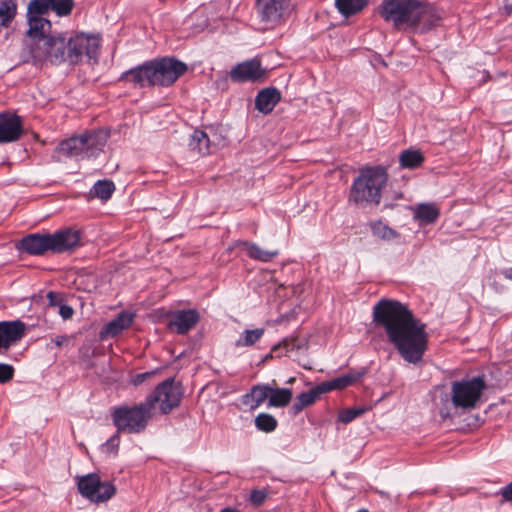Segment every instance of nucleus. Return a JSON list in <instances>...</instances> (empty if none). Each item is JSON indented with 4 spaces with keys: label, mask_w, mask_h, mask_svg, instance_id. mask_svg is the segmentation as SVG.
<instances>
[{
    "label": "nucleus",
    "mask_w": 512,
    "mask_h": 512,
    "mask_svg": "<svg viewBox=\"0 0 512 512\" xmlns=\"http://www.w3.org/2000/svg\"><path fill=\"white\" fill-rule=\"evenodd\" d=\"M376 327L384 330L387 341L404 361L418 364L428 347L426 324L421 322L409 307L393 299H381L372 312Z\"/></svg>",
    "instance_id": "1"
},
{
    "label": "nucleus",
    "mask_w": 512,
    "mask_h": 512,
    "mask_svg": "<svg viewBox=\"0 0 512 512\" xmlns=\"http://www.w3.org/2000/svg\"><path fill=\"white\" fill-rule=\"evenodd\" d=\"M379 14L397 29L420 34L439 26L442 20L435 7L419 0H382Z\"/></svg>",
    "instance_id": "2"
},
{
    "label": "nucleus",
    "mask_w": 512,
    "mask_h": 512,
    "mask_svg": "<svg viewBox=\"0 0 512 512\" xmlns=\"http://www.w3.org/2000/svg\"><path fill=\"white\" fill-rule=\"evenodd\" d=\"M188 70L186 63L174 57H160L145 61L124 71L119 81L144 88L151 86L169 87Z\"/></svg>",
    "instance_id": "3"
},
{
    "label": "nucleus",
    "mask_w": 512,
    "mask_h": 512,
    "mask_svg": "<svg viewBox=\"0 0 512 512\" xmlns=\"http://www.w3.org/2000/svg\"><path fill=\"white\" fill-rule=\"evenodd\" d=\"M388 180V174L382 166L362 168L353 180L349 201L357 205L374 204L381 201V192Z\"/></svg>",
    "instance_id": "4"
},
{
    "label": "nucleus",
    "mask_w": 512,
    "mask_h": 512,
    "mask_svg": "<svg viewBox=\"0 0 512 512\" xmlns=\"http://www.w3.org/2000/svg\"><path fill=\"white\" fill-rule=\"evenodd\" d=\"M29 53L34 65L44 62L61 64L67 62V41L65 34L42 33L29 35Z\"/></svg>",
    "instance_id": "5"
},
{
    "label": "nucleus",
    "mask_w": 512,
    "mask_h": 512,
    "mask_svg": "<svg viewBox=\"0 0 512 512\" xmlns=\"http://www.w3.org/2000/svg\"><path fill=\"white\" fill-rule=\"evenodd\" d=\"M108 136L103 131H92L61 141L57 152L76 161L90 160L99 156L106 145Z\"/></svg>",
    "instance_id": "6"
},
{
    "label": "nucleus",
    "mask_w": 512,
    "mask_h": 512,
    "mask_svg": "<svg viewBox=\"0 0 512 512\" xmlns=\"http://www.w3.org/2000/svg\"><path fill=\"white\" fill-rule=\"evenodd\" d=\"M153 413L145 400L134 406L114 407L111 412L112 422L117 433L138 434L143 432Z\"/></svg>",
    "instance_id": "7"
},
{
    "label": "nucleus",
    "mask_w": 512,
    "mask_h": 512,
    "mask_svg": "<svg viewBox=\"0 0 512 512\" xmlns=\"http://www.w3.org/2000/svg\"><path fill=\"white\" fill-rule=\"evenodd\" d=\"M488 388L484 375H477L451 383V401L455 408L471 410L481 401Z\"/></svg>",
    "instance_id": "8"
},
{
    "label": "nucleus",
    "mask_w": 512,
    "mask_h": 512,
    "mask_svg": "<svg viewBox=\"0 0 512 512\" xmlns=\"http://www.w3.org/2000/svg\"><path fill=\"white\" fill-rule=\"evenodd\" d=\"M182 394L181 384L171 377L158 384L155 390L146 397L145 402L152 412L155 404L159 403L161 413L168 414L179 406Z\"/></svg>",
    "instance_id": "9"
},
{
    "label": "nucleus",
    "mask_w": 512,
    "mask_h": 512,
    "mask_svg": "<svg viewBox=\"0 0 512 512\" xmlns=\"http://www.w3.org/2000/svg\"><path fill=\"white\" fill-rule=\"evenodd\" d=\"M79 493L93 503H103L116 494V487L109 481H101L96 473H89L78 479Z\"/></svg>",
    "instance_id": "10"
},
{
    "label": "nucleus",
    "mask_w": 512,
    "mask_h": 512,
    "mask_svg": "<svg viewBox=\"0 0 512 512\" xmlns=\"http://www.w3.org/2000/svg\"><path fill=\"white\" fill-rule=\"evenodd\" d=\"M99 46L100 43L97 37L76 33L70 36L67 41V62L75 65L81 62L84 57L89 60H96Z\"/></svg>",
    "instance_id": "11"
},
{
    "label": "nucleus",
    "mask_w": 512,
    "mask_h": 512,
    "mask_svg": "<svg viewBox=\"0 0 512 512\" xmlns=\"http://www.w3.org/2000/svg\"><path fill=\"white\" fill-rule=\"evenodd\" d=\"M50 11L49 0H30L27 7V21L29 29L27 35L49 33L51 22L44 17Z\"/></svg>",
    "instance_id": "12"
},
{
    "label": "nucleus",
    "mask_w": 512,
    "mask_h": 512,
    "mask_svg": "<svg viewBox=\"0 0 512 512\" xmlns=\"http://www.w3.org/2000/svg\"><path fill=\"white\" fill-rule=\"evenodd\" d=\"M266 69L261 66V62L257 58H253L235 65L229 73V77L233 82H259L264 79Z\"/></svg>",
    "instance_id": "13"
},
{
    "label": "nucleus",
    "mask_w": 512,
    "mask_h": 512,
    "mask_svg": "<svg viewBox=\"0 0 512 512\" xmlns=\"http://www.w3.org/2000/svg\"><path fill=\"white\" fill-rule=\"evenodd\" d=\"M291 0H257L256 9L262 22L278 23L287 10Z\"/></svg>",
    "instance_id": "14"
},
{
    "label": "nucleus",
    "mask_w": 512,
    "mask_h": 512,
    "mask_svg": "<svg viewBox=\"0 0 512 512\" xmlns=\"http://www.w3.org/2000/svg\"><path fill=\"white\" fill-rule=\"evenodd\" d=\"M21 118L10 112L0 113V143L17 141L22 135Z\"/></svg>",
    "instance_id": "15"
},
{
    "label": "nucleus",
    "mask_w": 512,
    "mask_h": 512,
    "mask_svg": "<svg viewBox=\"0 0 512 512\" xmlns=\"http://www.w3.org/2000/svg\"><path fill=\"white\" fill-rule=\"evenodd\" d=\"M50 251L62 253L74 249L80 243V233L73 229H64L49 234Z\"/></svg>",
    "instance_id": "16"
},
{
    "label": "nucleus",
    "mask_w": 512,
    "mask_h": 512,
    "mask_svg": "<svg viewBox=\"0 0 512 512\" xmlns=\"http://www.w3.org/2000/svg\"><path fill=\"white\" fill-rule=\"evenodd\" d=\"M199 319V313L195 309L179 310L172 314L168 326L175 329L178 334L183 335L193 329Z\"/></svg>",
    "instance_id": "17"
},
{
    "label": "nucleus",
    "mask_w": 512,
    "mask_h": 512,
    "mask_svg": "<svg viewBox=\"0 0 512 512\" xmlns=\"http://www.w3.org/2000/svg\"><path fill=\"white\" fill-rule=\"evenodd\" d=\"M18 249L30 255H43L50 251L49 234H29L21 239Z\"/></svg>",
    "instance_id": "18"
},
{
    "label": "nucleus",
    "mask_w": 512,
    "mask_h": 512,
    "mask_svg": "<svg viewBox=\"0 0 512 512\" xmlns=\"http://www.w3.org/2000/svg\"><path fill=\"white\" fill-rule=\"evenodd\" d=\"M133 320L134 315L132 313L121 311L114 319L103 326L99 333L100 338L105 339L119 335L123 330L131 326Z\"/></svg>",
    "instance_id": "19"
},
{
    "label": "nucleus",
    "mask_w": 512,
    "mask_h": 512,
    "mask_svg": "<svg viewBox=\"0 0 512 512\" xmlns=\"http://www.w3.org/2000/svg\"><path fill=\"white\" fill-rule=\"evenodd\" d=\"M281 100V93L275 87H267L260 90L255 97V108L263 114L272 112Z\"/></svg>",
    "instance_id": "20"
},
{
    "label": "nucleus",
    "mask_w": 512,
    "mask_h": 512,
    "mask_svg": "<svg viewBox=\"0 0 512 512\" xmlns=\"http://www.w3.org/2000/svg\"><path fill=\"white\" fill-rule=\"evenodd\" d=\"M363 375V372L351 371L345 375H341L329 381L320 383V390H322L323 393H327L332 390H341L347 388L359 381Z\"/></svg>",
    "instance_id": "21"
},
{
    "label": "nucleus",
    "mask_w": 512,
    "mask_h": 512,
    "mask_svg": "<svg viewBox=\"0 0 512 512\" xmlns=\"http://www.w3.org/2000/svg\"><path fill=\"white\" fill-rule=\"evenodd\" d=\"M270 385L257 384L252 386L250 391L241 397V402L249 406L251 410L258 408L266 399L269 400Z\"/></svg>",
    "instance_id": "22"
},
{
    "label": "nucleus",
    "mask_w": 512,
    "mask_h": 512,
    "mask_svg": "<svg viewBox=\"0 0 512 512\" xmlns=\"http://www.w3.org/2000/svg\"><path fill=\"white\" fill-rule=\"evenodd\" d=\"M322 394L324 393L320 390V384L300 393L290 408V414L293 416L298 415L304 408L314 404Z\"/></svg>",
    "instance_id": "23"
},
{
    "label": "nucleus",
    "mask_w": 512,
    "mask_h": 512,
    "mask_svg": "<svg viewBox=\"0 0 512 512\" xmlns=\"http://www.w3.org/2000/svg\"><path fill=\"white\" fill-rule=\"evenodd\" d=\"M440 216V210L435 203H420L414 209V219L420 225L435 223Z\"/></svg>",
    "instance_id": "24"
},
{
    "label": "nucleus",
    "mask_w": 512,
    "mask_h": 512,
    "mask_svg": "<svg viewBox=\"0 0 512 512\" xmlns=\"http://www.w3.org/2000/svg\"><path fill=\"white\" fill-rule=\"evenodd\" d=\"M237 246H242L245 249L246 254L250 259L257 260V261L264 262V263L271 261L273 258H275L279 255L278 250H273V251L264 250L254 242L238 241Z\"/></svg>",
    "instance_id": "25"
},
{
    "label": "nucleus",
    "mask_w": 512,
    "mask_h": 512,
    "mask_svg": "<svg viewBox=\"0 0 512 512\" xmlns=\"http://www.w3.org/2000/svg\"><path fill=\"white\" fill-rule=\"evenodd\" d=\"M188 146L192 151L204 156L210 153V140L208 135L199 129H195L189 137Z\"/></svg>",
    "instance_id": "26"
},
{
    "label": "nucleus",
    "mask_w": 512,
    "mask_h": 512,
    "mask_svg": "<svg viewBox=\"0 0 512 512\" xmlns=\"http://www.w3.org/2000/svg\"><path fill=\"white\" fill-rule=\"evenodd\" d=\"M369 3V0H335V6L339 13L350 17L361 12Z\"/></svg>",
    "instance_id": "27"
},
{
    "label": "nucleus",
    "mask_w": 512,
    "mask_h": 512,
    "mask_svg": "<svg viewBox=\"0 0 512 512\" xmlns=\"http://www.w3.org/2000/svg\"><path fill=\"white\" fill-rule=\"evenodd\" d=\"M268 406L282 408L286 407L293 396V392L289 388H273L270 386Z\"/></svg>",
    "instance_id": "28"
},
{
    "label": "nucleus",
    "mask_w": 512,
    "mask_h": 512,
    "mask_svg": "<svg viewBox=\"0 0 512 512\" xmlns=\"http://www.w3.org/2000/svg\"><path fill=\"white\" fill-rule=\"evenodd\" d=\"M400 166L407 169H415L422 165L424 156L419 150L407 149L399 156Z\"/></svg>",
    "instance_id": "29"
},
{
    "label": "nucleus",
    "mask_w": 512,
    "mask_h": 512,
    "mask_svg": "<svg viewBox=\"0 0 512 512\" xmlns=\"http://www.w3.org/2000/svg\"><path fill=\"white\" fill-rule=\"evenodd\" d=\"M115 191V185L111 180H98L90 190V194L103 201H107L112 197Z\"/></svg>",
    "instance_id": "30"
},
{
    "label": "nucleus",
    "mask_w": 512,
    "mask_h": 512,
    "mask_svg": "<svg viewBox=\"0 0 512 512\" xmlns=\"http://www.w3.org/2000/svg\"><path fill=\"white\" fill-rule=\"evenodd\" d=\"M371 231L374 236L383 240H391L399 236V234L394 229L382 221L371 223Z\"/></svg>",
    "instance_id": "31"
},
{
    "label": "nucleus",
    "mask_w": 512,
    "mask_h": 512,
    "mask_svg": "<svg viewBox=\"0 0 512 512\" xmlns=\"http://www.w3.org/2000/svg\"><path fill=\"white\" fill-rule=\"evenodd\" d=\"M278 422L276 418L268 413H260L255 418V426L259 431L270 433L277 428Z\"/></svg>",
    "instance_id": "32"
},
{
    "label": "nucleus",
    "mask_w": 512,
    "mask_h": 512,
    "mask_svg": "<svg viewBox=\"0 0 512 512\" xmlns=\"http://www.w3.org/2000/svg\"><path fill=\"white\" fill-rule=\"evenodd\" d=\"M369 410L370 407L368 406H359L343 409L338 414V421H340L343 424H348L357 417H360L361 415L365 414Z\"/></svg>",
    "instance_id": "33"
},
{
    "label": "nucleus",
    "mask_w": 512,
    "mask_h": 512,
    "mask_svg": "<svg viewBox=\"0 0 512 512\" xmlns=\"http://www.w3.org/2000/svg\"><path fill=\"white\" fill-rule=\"evenodd\" d=\"M16 14V5L12 0L2 1L0 4V24L8 26Z\"/></svg>",
    "instance_id": "34"
},
{
    "label": "nucleus",
    "mask_w": 512,
    "mask_h": 512,
    "mask_svg": "<svg viewBox=\"0 0 512 512\" xmlns=\"http://www.w3.org/2000/svg\"><path fill=\"white\" fill-rule=\"evenodd\" d=\"M264 334L263 328H256L253 330H245L239 340L237 341L238 346H252L254 345Z\"/></svg>",
    "instance_id": "35"
},
{
    "label": "nucleus",
    "mask_w": 512,
    "mask_h": 512,
    "mask_svg": "<svg viewBox=\"0 0 512 512\" xmlns=\"http://www.w3.org/2000/svg\"><path fill=\"white\" fill-rule=\"evenodd\" d=\"M49 2L50 10L60 17L69 15L74 7L73 0H49Z\"/></svg>",
    "instance_id": "36"
},
{
    "label": "nucleus",
    "mask_w": 512,
    "mask_h": 512,
    "mask_svg": "<svg viewBox=\"0 0 512 512\" xmlns=\"http://www.w3.org/2000/svg\"><path fill=\"white\" fill-rule=\"evenodd\" d=\"M14 367L10 364L0 363V384L11 381L14 377Z\"/></svg>",
    "instance_id": "37"
},
{
    "label": "nucleus",
    "mask_w": 512,
    "mask_h": 512,
    "mask_svg": "<svg viewBox=\"0 0 512 512\" xmlns=\"http://www.w3.org/2000/svg\"><path fill=\"white\" fill-rule=\"evenodd\" d=\"M267 498V492L266 490H262V489H253L250 493V502L254 505V506H260L262 505L265 500Z\"/></svg>",
    "instance_id": "38"
},
{
    "label": "nucleus",
    "mask_w": 512,
    "mask_h": 512,
    "mask_svg": "<svg viewBox=\"0 0 512 512\" xmlns=\"http://www.w3.org/2000/svg\"><path fill=\"white\" fill-rule=\"evenodd\" d=\"M155 374V371H147L134 375L131 382L134 386H139L144 383L147 379L151 378Z\"/></svg>",
    "instance_id": "39"
},
{
    "label": "nucleus",
    "mask_w": 512,
    "mask_h": 512,
    "mask_svg": "<svg viewBox=\"0 0 512 512\" xmlns=\"http://www.w3.org/2000/svg\"><path fill=\"white\" fill-rule=\"evenodd\" d=\"M58 313L64 320H68L72 318L74 310L70 305L61 303L59 305Z\"/></svg>",
    "instance_id": "40"
},
{
    "label": "nucleus",
    "mask_w": 512,
    "mask_h": 512,
    "mask_svg": "<svg viewBox=\"0 0 512 512\" xmlns=\"http://www.w3.org/2000/svg\"><path fill=\"white\" fill-rule=\"evenodd\" d=\"M500 495L504 501L512 503V481L500 489Z\"/></svg>",
    "instance_id": "41"
},
{
    "label": "nucleus",
    "mask_w": 512,
    "mask_h": 512,
    "mask_svg": "<svg viewBox=\"0 0 512 512\" xmlns=\"http://www.w3.org/2000/svg\"><path fill=\"white\" fill-rule=\"evenodd\" d=\"M279 346H283L286 352H290L294 349H299V345L296 343V339H284Z\"/></svg>",
    "instance_id": "42"
},
{
    "label": "nucleus",
    "mask_w": 512,
    "mask_h": 512,
    "mask_svg": "<svg viewBox=\"0 0 512 512\" xmlns=\"http://www.w3.org/2000/svg\"><path fill=\"white\" fill-rule=\"evenodd\" d=\"M47 299L50 306H58L61 304L60 296L53 291L48 292Z\"/></svg>",
    "instance_id": "43"
},
{
    "label": "nucleus",
    "mask_w": 512,
    "mask_h": 512,
    "mask_svg": "<svg viewBox=\"0 0 512 512\" xmlns=\"http://www.w3.org/2000/svg\"><path fill=\"white\" fill-rule=\"evenodd\" d=\"M105 446L110 449H117L119 446V436L114 434L105 443Z\"/></svg>",
    "instance_id": "44"
},
{
    "label": "nucleus",
    "mask_w": 512,
    "mask_h": 512,
    "mask_svg": "<svg viewBox=\"0 0 512 512\" xmlns=\"http://www.w3.org/2000/svg\"><path fill=\"white\" fill-rule=\"evenodd\" d=\"M68 341L69 336L67 335H58L55 338L51 339V343H53L57 347H62Z\"/></svg>",
    "instance_id": "45"
},
{
    "label": "nucleus",
    "mask_w": 512,
    "mask_h": 512,
    "mask_svg": "<svg viewBox=\"0 0 512 512\" xmlns=\"http://www.w3.org/2000/svg\"><path fill=\"white\" fill-rule=\"evenodd\" d=\"M501 274L505 279L512 281V267L505 268L501 271Z\"/></svg>",
    "instance_id": "46"
},
{
    "label": "nucleus",
    "mask_w": 512,
    "mask_h": 512,
    "mask_svg": "<svg viewBox=\"0 0 512 512\" xmlns=\"http://www.w3.org/2000/svg\"><path fill=\"white\" fill-rule=\"evenodd\" d=\"M219 512H240V511L237 510L236 508L225 507V508L221 509Z\"/></svg>",
    "instance_id": "47"
},
{
    "label": "nucleus",
    "mask_w": 512,
    "mask_h": 512,
    "mask_svg": "<svg viewBox=\"0 0 512 512\" xmlns=\"http://www.w3.org/2000/svg\"><path fill=\"white\" fill-rule=\"evenodd\" d=\"M440 414H441V416H442V417H444V418H445V417H447V416H449V413H448V412H444V410H443V409H441V410H440Z\"/></svg>",
    "instance_id": "48"
},
{
    "label": "nucleus",
    "mask_w": 512,
    "mask_h": 512,
    "mask_svg": "<svg viewBox=\"0 0 512 512\" xmlns=\"http://www.w3.org/2000/svg\"><path fill=\"white\" fill-rule=\"evenodd\" d=\"M357 512H369L367 509H360Z\"/></svg>",
    "instance_id": "49"
}]
</instances>
